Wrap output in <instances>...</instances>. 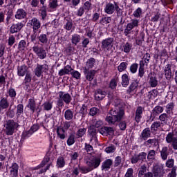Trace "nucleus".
<instances>
[{"label": "nucleus", "mask_w": 177, "mask_h": 177, "mask_svg": "<svg viewBox=\"0 0 177 177\" xmlns=\"http://www.w3.org/2000/svg\"><path fill=\"white\" fill-rule=\"evenodd\" d=\"M169 118L168 115L164 113L159 115L158 120H159L160 122H163V124H167Z\"/></svg>", "instance_id": "obj_45"}, {"label": "nucleus", "mask_w": 177, "mask_h": 177, "mask_svg": "<svg viewBox=\"0 0 177 177\" xmlns=\"http://www.w3.org/2000/svg\"><path fill=\"white\" fill-rule=\"evenodd\" d=\"M94 97L97 102H100V100H103L104 97H106V91L102 90V88H97L95 91Z\"/></svg>", "instance_id": "obj_19"}, {"label": "nucleus", "mask_w": 177, "mask_h": 177, "mask_svg": "<svg viewBox=\"0 0 177 177\" xmlns=\"http://www.w3.org/2000/svg\"><path fill=\"white\" fill-rule=\"evenodd\" d=\"M43 109L45 111H50L53 109V102H46L43 104Z\"/></svg>", "instance_id": "obj_44"}, {"label": "nucleus", "mask_w": 177, "mask_h": 177, "mask_svg": "<svg viewBox=\"0 0 177 177\" xmlns=\"http://www.w3.org/2000/svg\"><path fill=\"white\" fill-rule=\"evenodd\" d=\"M34 135L30 130L24 131L21 134V140H26Z\"/></svg>", "instance_id": "obj_47"}, {"label": "nucleus", "mask_w": 177, "mask_h": 177, "mask_svg": "<svg viewBox=\"0 0 177 177\" xmlns=\"http://www.w3.org/2000/svg\"><path fill=\"white\" fill-rule=\"evenodd\" d=\"M66 143L68 146H73L75 143V134L74 133L69 134Z\"/></svg>", "instance_id": "obj_41"}, {"label": "nucleus", "mask_w": 177, "mask_h": 177, "mask_svg": "<svg viewBox=\"0 0 177 177\" xmlns=\"http://www.w3.org/2000/svg\"><path fill=\"white\" fill-rule=\"evenodd\" d=\"M84 150H86L88 154H92V152L93 151V147L91 145V144L85 143Z\"/></svg>", "instance_id": "obj_59"}, {"label": "nucleus", "mask_w": 177, "mask_h": 177, "mask_svg": "<svg viewBox=\"0 0 177 177\" xmlns=\"http://www.w3.org/2000/svg\"><path fill=\"white\" fill-rule=\"evenodd\" d=\"M145 12H143V9L142 8L138 7L137 9L135 10V11L133 12V16L136 19H142L143 17V15Z\"/></svg>", "instance_id": "obj_36"}, {"label": "nucleus", "mask_w": 177, "mask_h": 177, "mask_svg": "<svg viewBox=\"0 0 177 177\" xmlns=\"http://www.w3.org/2000/svg\"><path fill=\"white\" fill-rule=\"evenodd\" d=\"M86 133V128H81L79 129L78 131L76 132V136L77 139L80 138H82Z\"/></svg>", "instance_id": "obj_54"}, {"label": "nucleus", "mask_w": 177, "mask_h": 177, "mask_svg": "<svg viewBox=\"0 0 177 177\" xmlns=\"http://www.w3.org/2000/svg\"><path fill=\"white\" fill-rule=\"evenodd\" d=\"M84 74L86 76L87 81H89V82H92L93 78H95V74H96V71H89V69L85 68L84 70Z\"/></svg>", "instance_id": "obj_22"}, {"label": "nucleus", "mask_w": 177, "mask_h": 177, "mask_svg": "<svg viewBox=\"0 0 177 177\" xmlns=\"http://www.w3.org/2000/svg\"><path fill=\"white\" fill-rule=\"evenodd\" d=\"M26 47H27V42L26 41V40H21L19 42L18 50H19L20 51L24 50V49H26Z\"/></svg>", "instance_id": "obj_58"}, {"label": "nucleus", "mask_w": 177, "mask_h": 177, "mask_svg": "<svg viewBox=\"0 0 177 177\" xmlns=\"http://www.w3.org/2000/svg\"><path fill=\"white\" fill-rule=\"evenodd\" d=\"M162 124V123L160 121H156L151 124L149 129H151L152 135H156V133H157V131H158L159 128H161Z\"/></svg>", "instance_id": "obj_31"}, {"label": "nucleus", "mask_w": 177, "mask_h": 177, "mask_svg": "<svg viewBox=\"0 0 177 177\" xmlns=\"http://www.w3.org/2000/svg\"><path fill=\"white\" fill-rule=\"evenodd\" d=\"M142 114L143 108L141 106H138L135 113V121L136 122H137V124H139V122H140Z\"/></svg>", "instance_id": "obj_29"}, {"label": "nucleus", "mask_w": 177, "mask_h": 177, "mask_svg": "<svg viewBox=\"0 0 177 177\" xmlns=\"http://www.w3.org/2000/svg\"><path fill=\"white\" fill-rule=\"evenodd\" d=\"M15 107L17 109L15 114L17 118H19L20 115H23V114H24V105L23 104H18Z\"/></svg>", "instance_id": "obj_35"}, {"label": "nucleus", "mask_w": 177, "mask_h": 177, "mask_svg": "<svg viewBox=\"0 0 177 177\" xmlns=\"http://www.w3.org/2000/svg\"><path fill=\"white\" fill-rule=\"evenodd\" d=\"M27 10L24 8H18L15 12V19L16 20H26L27 19Z\"/></svg>", "instance_id": "obj_13"}, {"label": "nucleus", "mask_w": 177, "mask_h": 177, "mask_svg": "<svg viewBox=\"0 0 177 177\" xmlns=\"http://www.w3.org/2000/svg\"><path fill=\"white\" fill-rule=\"evenodd\" d=\"M71 100H73V97L70 93L59 91V97L56 103L57 107L59 109V110H61L63 109V107H64V103L66 104H70V103H71Z\"/></svg>", "instance_id": "obj_4"}, {"label": "nucleus", "mask_w": 177, "mask_h": 177, "mask_svg": "<svg viewBox=\"0 0 177 177\" xmlns=\"http://www.w3.org/2000/svg\"><path fill=\"white\" fill-rule=\"evenodd\" d=\"M109 115H106L105 118L106 122L109 125H115L117 122L122 121L124 116L125 115V111L122 108L111 109L109 111Z\"/></svg>", "instance_id": "obj_1"}, {"label": "nucleus", "mask_w": 177, "mask_h": 177, "mask_svg": "<svg viewBox=\"0 0 177 177\" xmlns=\"http://www.w3.org/2000/svg\"><path fill=\"white\" fill-rule=\"evenodd\" d=\"M4 132L7 136L12 135L19 130L20 124L13 119L7 120L4 124Z\"/></svg>", "instance_id": "obj_3"}, {"label": "nucleus", "mask_w": 177, "mask_h": 177, "mask_svg": "<svg viewBox=\"0 0 177 177\" xmlns=\"http://www.w3.org/2000/svg\"><path fill=\"white\" fill-rule=\"evenodd\" d=\"M138 86H139V80L138 79L132 80L130 83V85L127 90V93L131 95L133 91H135Z\"/></svg>", "instance_id": "obj_24"}, {"label": "nucleus", "mask_w": 177, "mask_h": 177, "mask_svg": "<svg viewBox=\"0 0 177 177\" xmlns=\"http://www.w3.org/2000/svg\"><path fill=\"white\" fill-rule=\"evenodd\" d=\"M32 80V75H31V73L28 72L25 75V77L24 80V85L26 86V89H28L30 88V82Z\"/></svg>", "instance_id": "obj_32"}, {"label": "nucleus", "mask_w": 177, "mask_h": 177, "mask_svg": "<svg viewBox=\"0 0 177 177\" xmlns=\"http://www.w3.org/2000/svg\"><path fill=\"white\" fill-rule=\"evenodd\" d=\"M113 3H115V12L116 13V16L118 17H121L122 16L124 11H122V9L120 8V6L118 5V3L114 1Z\"/></svg>", "instance_id": "obj_40"}, {"label": "nucleus", "mask_w": 177, "mask_h": 177, "mask_svg": "<svg viewBox=\"0 0 177 177\" xmlns=\"http://www.w3.org/2000/svg\"><path fill=\"white\" fill-rule=\"evenodd\" d=\"M129 73H124L122 75V86L127 88L129 85Z\"/></svg>", "instance_id": "obj_33"}, {"label": "nucleus", "mask_w": 177, "mask_h": 177, "mask_svg": "<svg viewBox=\"0 0 177 177\" xmlns=\"http://www.w3.org/2000/svg\"><path fill=\"white\" fill-rule=\"evenodd\" d=\"M151 133H152L151 130L150 129V127H147L142 130L140 136V138L143 140H147L149 138H151Z\"/></svg>", "instance_id": "obj_25"}, {"label": "nucleus", "mask_w": 177, "mask_h": 177, "mask_svg": "<svg viewBox=\"0 0 177 177\" xmlns=\"http://www.w3.org/2000/svg\"><path fill=\"white\" fill-rule=\"evenodd\" d=\"M171 64H166L165 67V77L166 80H167V81H170L171 78L174 77V75L172 74V71L171 70Z\"/></svg>", "instance_id": "obj_27"}, {"label": "nucleus", "mask_w": 177, "mask_h": 177, "mask_svg": "<svg viewBox=\"0 0 177 177\" xmlns=\"http://www.w3.org/2000/svg\"><path fill=\"white\" fill-rule=\"evenodd\" d=\"M122 50L124 53H129L132 50V44L129 42H126L122 46Z\"/></svg>", "instance_id": "obj_42"}, {"label": "nucleus", "mask_w": 177, "mask_h": 177, "mask_svg": "<svg viewBox=\"0 0 177 177\" xmlns=\"http://www.w3.org/2000/svg\"><path fill=\"white\" fill-rule=\"evenodd\" d=\"M10 103L8 100V95L6 97H0V113H2L3 110L9 109Z\"/></svg>", "instance_id": "obj_16"}, {"label": "nucleus", "mask_w": 177, "mask_h": 177, "mask_svg": "<svg viewBox=\"0 0 177 177\" xmlns=\"http://www.w3.org/2000/svg\"><path fill=\"white\" fill-rule=\"evenodd\" d=\"M40 128H41V126L39 125V124L35 123L30 127L29 130L34 134L35 133V132H38Z\"/></svg>", "instance_id": "obj_55"}, {"label": "nucleus", "mask_w": 177, "mask_h": 177, "mask_svg": "<svg viewBox=\"0 0 177 177\" xmlns=\"http://www.w3.org/2000/svg\"><path fill=\"white\" fill-rule=\"evenodd\" d=\"M74 117V113L73 112V110L71 109H66L64 113V118L66 120V121H70L71 120H73V118Z\"/></svg>", "instance_id": "obj_37"}, {"label": "nucleus", "mask_w": 177, "mask_h": 177, "mask_svg": "<svg viewBox=\"0 0 177 177\" xmlns=\"http://www.w3.org/2000/svg\"><path fill=\"white\" fill-rule=\"evenodd\" d=\"M12 109V106H10L9 110L7 111V117L10 118H15V115H16V112H15V109Z\"/></svg>", "instance_id": "obj_62"}, {"label": "nucleus", "mask_w": 177, "mask_h": 177, "mask_svg": "<svg viewBox=\"0 0 177 177\" xmlns=\"http://www.w3.org/2000/svg\"><path fill=\"white\" fill-rule=\"evenodd\" d=\"M26 26V21L17 22V24H12L10 28L9 32L10 34H16L20 32L21 29Z\"/></svg>", "instance_id": "obj_9"}, {"label": "nucleus", "mask_w": 177, "mask_h": 177, "mask_svg": "<svg viewBox=\"0 0 177 177\" xmlns=\"http://www.w3.org/2000/svg\"><path fill=\"white\" fill-rule=\"evenodd\" d=\"M66 165L64 157H59L57 160V168H63Z\"/></svg>", "instance_id": "obj_46"}, {"label": "nucleus", "mask_w": 177, "mask_h": 177, "mask_svg": "<svg viewBox=\"0 0 177 177\" xmlns=\"http://www.w3.org/2000/svg\"><path fill=\"white\" fill-rule=\"evenodd\" d=\"M147 172V166L146 165H143L140 167V170L138 171V176H143Z\"/></svg>", "instance_id": "obj_57"}, {"label": "nucleus", "mask_w": 177, "mask_h": 177, "mask_svg": "<svg viewBox=\"0 0 177 177\" xmlns=\"http://www.w3.org/2000/svg\"><path fill=\"white\" fill-rule=\"evenodd\" d=\"M30 73L28 71V66L27 65L24 64L17 66V75L18 77H24L26 74Z\"/></svg>", "instance_id": "obj_20"}, {"label": "nucleus", "mask_w": 177, "mask_h": 177, "mask_svg": "<svg viewBox=\"0 0 177 177\" xmlns=\"http://www.w3.org/2000/svg\"><path fill=\"white\" fill-rule=\"evenodd\" d=\"M148 84L151 86V88H156L158 85V80H157V77L156 76V73L154 72H151L148 75Z\"/></svg>", "instance_id": "obj_14"}, {"label": "nucleus", "mask_w": 177, "mask_h": 177, "mask_svg": "<svg viewBox=\"0 0 177 177\" xmlns=\"http://www.w3.org/2000/svg\"><path fill=\"white\" fill-rule=\"evenodd\" d=\"M121 162H122V158L120 156H116L113 162V168L120 167V165H121Z\"/></svg>", "instance_id": "obj_53"}, {"label": "nucleus", "mask_w": 177, "mask_h": 177, "mask_svg": "<svg viewBox=\"0 0 177 177\" xmlns=\"http://www.w3.org/2000/svg\"><path fill=\"white\" fill-rule=\"evenodd\" d=\"M101 163L102 158H100V156H93L86 162L87 166H80L79 165V169L81 171L82 174H89V172H92L93 169L99 168Z\"/></svg>", "instance_id": "obj_2"}, {"label": "nucleus", "mask_w": 177, "mask_h": 177, "mask_svg": "<svg viewBox=\"0 0 177 177\" xmlns=\"http://www.w3.org/2000/svg\"><path fill=\"white\" fill-rule=\"evenodd\" d=\"M113 42L114 39L113 37H108L102 41L101 48L102 49H111L113 48Z\"/></svg>", "instance_id": "obj_17"}, {"label": "nucleus", "mask_w": 177, "mask_h": 177, "mask_svg": "<svg viewBox=\"0 0 177 177\" xmlns=\"http://www.w3.org/2000/svg\"><path fill=\"white\" fill-rule=\"evenodd\" d=\"M52 147H53V143L50 142L48 151H47L46 156L42 160L41 164L35 167V169H39L40 168H44V167H45V165H46V164H48V162L50 161V149H52Z\"/></svg>", "instance_id": "obj_8"}, {"label": "nucleus", "mask_w": 177, "mask_h": 177, "mask_svg": "<svg viewBox=\"0 0 177 177\" xmlns=\"http://www.w3.org/2000/svg\"><path fill=\"white\" fill-rule=\"evenodd\" d=\"M83 8L84 10L89 12V10H92V3L89 1H86L84 3Z\"/></svg>", "instance_id": "obj_60"}, {"label": "nucleus", "mask_w": 177, "mask_h": 177, "mask_svg": "<svg viewBox=\"0 0 177 177\" xmlns=\"http://www.w3.org/2000/svg\"><path fill=\"white\" fill-rule=\"evenodd\" d=\"M29 24L32 28L31 35H34L37 32H41V21L37 17H33L30 21H29Z\"/></svg>", "instance_id": "obj_7"}, {"label": "nucleus", "mask_w": 177, "mask_h": 177, "mask_svg": "<svg viewBox=\"0 0 177 177\" xmlns=\"http://www.w3.org/2000/svg\"><path fill=\"white\" fill-rule=\"evenodd\" d=\"M118 123V127L120 131H125L127 129V121L126 120H120V122H116Z\"/></svg>", "instance_id": "obj_56"}, {"label": "nucleus", "mask_w": 177, "mask_h": 177, "mask_svg": "<svg viewBox=\"0 0 177 177\" xmlns=\"http://www.w3.org/2000/svg\"><path fill=\"white\" fill-rule=\"evenodd\" d=\"M115 4L111 2L106 3L104 12V13H106V15H113L115 12Z\"/></svg>", "instance_id": "obj_21"}, {"label": "nucleus", "mask_w": 177, "mask_h": 177, "mask_svg": "<svg viewBox=\"0 0 177 177\" xmlns=\"http://www.w3.org/2000/svg\"><path fill=\"white\" fill-rule=\"evenodd\" d=\"M174 110V104L173 102H170L169 104H167L166 106V113L167 114H171V113H172V111Z\"/></svg>", "instance_id": "obj_63"}, {"label": "nucleus", "mask_w": 177, "mask_h": 177, "mask_svg": "<svg viewBox=\"0 0 177 177\" xmlns=\"http://www.w3.org/2000/svg\"><path fill=\"white\" fill-rule=\"evenodd\" d=\"M59 6V4L57 3V0H50L48 3V8L49 9H52L53 10H55L56 8H57Z\"/></svg>", "instance_id": "obj_49"}, {"label": "nucleus", "mask_w": 177, "mask_h": 177, "mask_svg": "<svg viewBox=\"0 0 177 177\" xmlns=\"http://www.w3.org/2000/svg\"><path fill=\"white\" fill-rule=\"evenodd\" d=\"M26 107H28V109H30L32 114H34L35 111H38V109H39V106L37 107V102H35V100L34 98H30L28 100Z\"/></svg>", "instance_id": "obj_18"}, {"label": "nucleus", "mask_w": 177, "mask_h": 177, "mask_svg": "<svg viewBox=\"0 0 177 177\" xmlns=\"http://www.w3.org/2000/svg\"><path fill=\"white\" fill-rule=\"evenodd\" d=\"M138 68H139V64L133 63L130 66L129 71L131 73V74H136V73H138Z\"/></svg>", "instance_id": "obj_51"}, {"label": "nucleus", "mask_w": 177, "mask_h": 177, "mask_svg": "<svg viewBox=\"0 0 177 177\" xmlns=\"http://www.w3.org/2000/svg\"><path fill=\"white\" fill-rule=\"evenodd\" d=\"M7 93L9 97H10L11 100L12 101L10 103V107H12V106L15 104V99H16L17 93H16V90L15 88H13L12 87H10V88L7 91Z\"/></svg>", "instance_id": "obj_28"}, {"label": "nucleus", "mask_w": 177, "mask_h": 177, "mask_svg": "<svg viewBox=\"0 0 177 177\" xmlns=\"http://www.w3.org/2000/svg\"><path fill=\"white\" fill-rule=\"evenodd\" d=\"M164 111V108L160 105L156 106L153 110L151 111V114L149 115V120L154 121L156 118L158 117Z\"/></svg>", "instance_id": "obj_11"}, {"label": "nucleus", "mask_w": 177, "mask_h": 177, "mask_svg": "<svg viewBox=\"0 0 177 177\" xmlns=\"http://www.w3.org/2000/svg\"><path fill=\"white\" fill-rule=\"evenodd\" d=\"M153 177H162L164 175V165L156 164L152 169Z\"/></svg>", "instance_id": "obj_10"}, {"label": "nucleus", "mask_w": 177, "mask_h": 177, "mask_svg": "<svg viewBox=\"0 0 177 177\" xmlns=\"http://www.w3.org/2000/svg\"><path fill=\"white\" fill-rule=\"evenodd\" d=\"M160 156L162 160H167L168 158V147H164L160 151Z\"/></svg>", "instance_id": "obj_43"}, {"label": "nucleus", "mask_w": 177, "mask_h": 177, "mask_svg": "<svg viewBox=\"0 0 177 177\" xmlns=\"http://www.w3.org/2000/svg\"><path fill=\"white\" fill-rule=\"evenodd\" d=\"M33 52L38 56L39 59H44L46 57V50L43 47L35 45L32 47Z\"/></svg>", "instance_id": "obj_12"}, {"label": "nucleus", "mask_w": 177, "mask_h": 177, "mask_svg": "<svg viewBox=\"0 0 177 177\" xmlns=\"http://www.w3.org/2000/svg\"><path fill=\"white\" fill-rule=\"evenodd\" d=\"M176 170H177V167L174 166L171 169V172L168 174L167 176L168 177H176L177 176Z\"/></svg>", "instance_id": "obj_64"}, {"label": "nucleus", "mask_w": 177, "mask_h": 177, "mask_svg": "<svg viewBox=\"0 0 177 177\" xmlns=\"http://www.w3.org/2000/svg\"><path fill=\"white\" fill-rule=\"evenodd\" d=\"M88 135L90 137V142L92 140H97V129L95 128V126H90L88 129Z\"/></svg>", "instance_id": "obj_15"}, {"label": "nucleus", "mask_w": 177, "mask_h": 177, "mask_svg": "<svg viewBox=\"0 0 177 177\" xmlns=\"http://www.w3.org/2000/svg\"><path fill=\"white\" fill-rule=\"evenodd\" d=\"M113 166V160L111 159H106L101 165L102 171H109Z\"/></svg>", "instance_id": "obj_30"}, {"label": "nucleus", "mask_w": 177, "mask_h": 177, "mask_svg": "<svg viewBox=\"0 0 177 177\" xmlns=\"http://www.w3.org/2000/svg\"><path fill=\"white\" fill-rule=\"evenodd\" d=\"M10 174L12 177L19 176V165L16 162L12 164L10 167Z\"/></svg>", "instance_id": "obj_26"}, {"label": "nucleus", "mask_w": 177, "mask_h": 177, "mask_svg": "<svg viewBox=\"0 0 177 177\" xmlns=\"http://www.w3.org/2000/svg\"><path fill=\"white\" fill-rule=\"evenodd\" d=\"M156 159V151L154 149H151L149 151L147 154V160L148 161H153V160Z\"/></svg>", "instance_id": "obj_52"}, {"label": "nucleus", "mask_w": 177, "mask_h": 177, "mask_svg": "<svg viewBox=\"0 0 177 177\" xmlns=\"http://www.w3.org/2000/svg\"><path fill=\"white\" fill-rule=\"evenodd\" d=\"M40 33L41 32H37V33L35 35H30V42H32V44H34V45H38L39 44H41V45H46V44H48V35Z\"/></svg>", "instance_id": "obj_5"}, {"label": "nucleus", "mask_w": 177, "mask_h": 177, "mask_svg": "<svg viewBox=\"0 0 177 177\" xmlns=\"http://www.w3.org/2000/svg\"><path fill=\"white\" fill-rule=\"evenodd\" d=\"M100 133L105 136L114 135V129H113V127L104 126L100 129Z\"/></svg>", "instance_id": "obj_23"}, {"label": "nucleus", "mask_w": 177, "mask_h": 177, "mask_svg": "<svg viewBox=\"0 0 177 177\" xmlns=\"http://www.w3.org/2000/svg\"><path fill=\"white\" fill-rule=\"evenodd\" d=\"M118 77L113 78L109 82L110 89H112V91H115V89H117V84H118Z\"/></svg>", "instance_id": "obj_38"}, {"label": "nucleus", "mask_w": 177, "mask_h": 177, "mask_svg": "<svg viewBox=\"0 0 177 177\" xmlns=\"http://www.w3.org/2000/svg\"><path fill=\"white\" fill-rule=\"evenodd\" d=\"M48 71H49V66L48 64H44L41 65L37 64L35 69V75L39 78V77H44V75H42L44 73V74H48Z\"/></svg>", "instance_id": "obj_6"}, {"label": "nucleus", "mask_w": 177, "mask_h": 177, "mask_svg": "<svg viewBox=\"0 0 177 177\" xmlns=\"http://www.w3.org/2000/svg\"><path fill=\"white\" fill-rule=\"evenodd\" d=\"M81 41V35L75 33L72 35L71 43L73 45H77Z\"/></svg>", "instance_id": "obj_39"}, {"label": "nucleus", "mask_w": 177, "mask_h": 177, "mask_svg": "<svg viewBox=\"0 0 177 177\" xmlns=\"http://www.w3.org/2000/svg\"><path fill=\"white\" fill-rule=\"evenodd\" d=\"M86 66L87 67V70H91L96 66V59L93 57H90L88 59H87L86 62Z\"/></svg>", "instance_id": "obj_34"}, {"label": "nucleus", "mask_w": 177, "mask_h": 177, "mask_svg": "<svg viewBox=\"0 0 177 177\" xmlns=\"http://www.w3.org/2000/svg\"><path fill=\"white\" fill-rule=\"evenodd\" d=\"M128 68V63L127 62H121L118 66V70L119 73H122V71H125Z\"/></svg>", "instance_id": "obj_50"}, {"label": "nucleus", "mask_w": 177, "mask_h": 177, "mask_svg": "<svg viewBox=\"0 0 177 177\" xmlns=\"http://www.w3.org/2000/svg\"><path fill=\"white\" fill-rule=\"evenodd\" d=\"M175 139H177L176 137L174 136V133L169 132L166 136V142L167 143H172Z\"/></svg>", "instance_id": "obj_48"}, {"label": "nucleus", "mask_w": 177, "mask_h": 177, "mask_svg": "<svg viewBox=\"0 0 177 177\" xmlns=\"http://www.w3.org/2000/svg\"><path fill=\"white\" fill-rule=\"evenodd\" d=\"M15 42H16V37L14 35H10L8 39V46H13L15 45Z\"/></svg>", "instance_id": "obj_61"}]
</instances>
